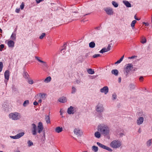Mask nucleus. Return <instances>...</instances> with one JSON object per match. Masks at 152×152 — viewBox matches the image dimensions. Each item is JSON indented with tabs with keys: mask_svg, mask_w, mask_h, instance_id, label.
Here are the masks:
<instances>
[{
	"mask_svg": "<svg viewBox=\"0 0 152 152\" xmlns=\"http://www.w3.org/2000/svg\"><path fill=\"white\" fill-rule=\"evenodd\" d=\"M76 92V88L75 86H73L72 88L71 93L72 94H75Z\"/></svg>",
	"mask_w": 152,
	"mask_h": 152,
	"instance_id": "393cba45",
	"label": "nucleus"
},
{
	"mask_svg": "<svg viewBox=\"0 0 152 152\" xmlns=\"http://www.w3.org/2000/svg\"><path fill=\"white\" fill-rule=\"evenodd\" d=\"M87 71L88 73L89 74L92 75L94 73V70L90 68L88 69L87 70Z\"/></svg>",
	"mask_w": 152,
	"mask_h": 152,
	"instance_id": "a878e982",
	"label": "nucleus"
},
{
	"mask_svg": "<svg viewBox=\"0 0 152 152\" xmlns=\"http://www.w3.org/2000/svg\"><path fill=\"white\" fill-rule=\"evenodd\" d=\"M74 133L77 136H81V131L79 129H75L74 130Z\"/></svg>",
	"mask_w": 152,
	"mask_h": 152,
	"instance_id": "a211bd4d",
	"label": "nucleus"
},
{
	"mask_svg": "<svg viewBox=\"0 0 152 152\" xmlns=\"http://www.w3.org/2000/svg\"><path fill=\"white\" fill-rule=\"evenodd\" d=\"M76 83L78 84H79L80 83V81L78 80H76Z\"/></svg>",
	"mask_w": 152,
	"mask_h": 152,
	"instance_id": "052dcab7",
	"label": "nucleus"
},
{
	"mask_svg": "<svg viewBox=\"0 0 152 152\" xmlns=\"http://www.w3.org/2000/svg\"><path fill=\"white\" fill-rule=\"evenodd\" d=\"M96 144L99 147L102 148L110 152H112L113 151V150L112 149L99 142H97Z\"/></svg>",
	"mask_w": 152,
	"mask_h": 152,
	"instance_id": "423d86ee",
	"label": "nucleus"
},
{
	"mask_svg": "<svg viewBox=\"0 0 152 152\" xmlns=\"http://www.w3.org/2000/svg\"><path fill=\"white\" fill-rule=\"evenodd\" d=\"M133 69V65L132 64L129 63L126 64L124 68V74L127 77L130 72L132 71Z\"/></svg>",
	"mask_w": 152,
	"mask_h": 152,
	"instance_id": "f03ea898",
	"label": "nucleus"
},
{
	"mask_svg": "<svg viewBox=\"0 0 152 152\" xmlns=\"http://www.w3.org/2000/svg\"><path fill=\"white\" fill-rule=\"evenodd\" d=\"M45 33H43L41 35L39 36V38L40 39H42L45 36Z\"/></svg>",
	"mask_w": 152,
	"mask_h": 152,
	"instance_id": "a19ab883",
	"label": "nucleus"
},
{
	"mask_svg": "<svg viewBox=\"0 0 152 152\" xmlns=\"http://www.w3.org/2000/svg\"><path fill=\"white\" fill-rule=\"evenodd\" d=\"M24 7V3L23 2L22 3L21 5H20V8L21 10L23 9Z\"/></svg>",
	"mask_w": 152,
	"mask_h": 152,
	"instance_id": "c03bdc74",
	"label": "nucleus"
},
{
	"mask_svg": "<svg viewBox=\"0 0 152 152\" xmlns=\"http://www.w3.org/2000/svg\"><path fill=\"white\" fill-rule=\"evenodd\" d=\"M144 121V118L142 117H140L138 118L137 121V124L138 125L142 124Z\"/></svg>",
	"mask_w": 152,
	"mask_h": 152,
	"instance_id": "2eb2a0df",
	"label": "nucleus"
},
{
	"mask_svg": "<svg viewBox=\"0 0 152 152\" xmlns=\"http://www.w3.org/2000/svg\"><path fill=\"white\" fill-rule=\"evenodd\" d=\"M24 134L25 133L24 132H21L18 134L17 135H16L15 136H10V137L11 138L13 139H18L20 138L23 136L24 135Z\"/></svg>",
	"mask_w": 152,
	"mask_h": 152,
	"instance_id": "1a4fd4ad",
	"label": "nucleus"
},
{
	"mask_svg": "<svg viewBox=\"0 0 152 152\" xmlns=\"http://www.w3.org/2000/svg\"><path fill=\"white\" fill-rule=\"evenodd\" d=\"M51 77L50 76H49L45 79L44 81L45 82L48 83L49 82L51 81Z\"/></svg>",
	"mask_w": 152,
	"mask_h": 152,
	"instance_id": "cd10ccee",
	"label": "nucleus"
},
{
	"mask_svg": "<svg viewBox=\"0 0 152 152\" xmlns=\"http://www.w3.org/2000/svg\"><path fill=\"white\" fill-rule=\"evenodd\" d=\"M28 83L30 84H32L34 83V81L33 80L29 79V78H28Z\"/></svg>",
	"mask_w": 152,
	"mask_h": 152,
	"instance_id": "ea45409f",
	"label": "nucleus"
},
{
	"mask_svg": "<svg viewBox=\"0 0 152 152\" xmlns=\"http://www.w3.org/2000/svg\"><path fill=\"white\" fill-rule=\"evenodd\" d=\"M96 110L97 112L99 113L103 112L104 108L103 105L100 103H98L96 107Z\"/></svg>",
	"mask_w": 152,
	"mask_h": 152,
	"instance_id": "39448f33",
	"label": "nucleus"
},
{
	"mask_svg": "<svg viewBox=\"0 0 152 152\" xmlns=\"http://www.w3.org/2000/svg\"><path fill=\"white\" fill-rule=\"evenodd\" d=\"M121 62V61L120 59H119V60L117 61L115 63V64H119V63H120Z\"/></svg>",
	"mask_w": 152,
	"mask_h": 152,
	"instance_id": "5fc2aeb1",
	"label": "nucleus"
},
{
	"mask_svg": "<svg viewBox=\"0 0 152 152\" xmlns=\"http://www.w3.org/2000/svg\"><path fill=\"white\" fill-rule=\"evenodd\" d=\"M43 136H42V139L45 140V131H43Z\"/></svg>",
	"mask_w": 152,
	"mask_h": 152,
	"instance_id": "09e8293b",
	"label": "nucleus"
},
{
	"mask_svg": "<svg viewBox=\"0 0 152 152\" xmlns=\"http://www.w3.org/2000/svg\"><path fill=\"white\" fill-rule=\"evenodd\" d=\"M121 145V143L118 140L113 141L110 143V146L114 148H119Z\"/></svg>",
	"mask_w": 152,
	"mask_h": 152,
	"instance_id": "7ed1b4c3",
	"label": "nucleus"
},
{
	"mask_svg": "<svg viewBox=\"0 0 152 152\" xmlns=\"http://www.w3.org/2000/svg\"><path fill=\"white\" fill-rule=\"evenodd\" d=\"M136 70H137V68H133V70H132V71H136Z\"/></svg>",
	"mask_w": 152,
	"mask_h": 152,
	"instance_id": "338daca9",
	"label": "nucleus"
},
{
	"mask_svg": "<svg viewBox=\"0 0 152 152\" xmlns=\"http://www.w3.org/2000/svg\"><path fill=\"white\" fill-rule=\"evenodd\" d=\"M63 130V128L61 127L58 126L55 129V131L57 133H59L61 132Z\"/></svg>",
	"mask_w": 152,
	"mask_h": 152,
	"instance_id": "412c9836",
	"label": "nucleus"
},
{
	"mask_svg": "<svg viewBox=\"0 0 152 152\" xmlns=\"http://www.w3.org/2000/svg\"><path fill=\"white\" fill-rule=\"evenodd\" d=\"M89 45L90 48H93L95 47V44L94 42H92L89 43Z\"/></svg>",
	"mask_w": 152,
	"mask_h": 152,
	"instance_id": "c85d7f7f",
	"label": "nucleus"
},
{
	"mask_svg": "<svg viewBox=\"0 0 152 152\" xmlns=\"http://www.w3.org/2000/svg\"><path fill=\"white\" fill-rule=\"evenodd\" d=\"M136 20H134L132 21L131 23V26L132 29H133L134 28L135 24L136 23Z\"/></svg>",
	"mask_w": 152,
	"mask_h": 152,
	"instance_id": "c756f323",
	"label": "nucleus"
},
{
	"mask_svg": "<svg viewBox=\"0 0 152 152\" xmlns=\"http://www.w3.org/2000/svg\"><path fill=\"white\" fill-rule=\"evenodd\" d=\"M20 8L16 9L15 10V12L16 13H18L20 11Z\"/></svg>",
	"mask_w": 152,
	"mask_h": 152,
	"instance_id": "603ef678",
	"label": "nucleus"
},
{
	"mask_svg": "<svg viewBox=\"0 0 152 152\" xmlns=\"http://www.w3.org/2000/svg\"><path fill=\"white\" fill-rule=\"evenodd\" d=\"M27 144H28V146L30 147L33 145V143L30 140H28L27 142Z\"/></svg>",
	"mask_w": 152,
	"mask_h": 152,
	"instance_id": "e433bc0d",
	"label": "nucleus"
},
{
	"mask_svg": "<svg viewBox=\"0 0 152 152\" xmlns=\"http://www.w3.org/2000/svg\"><path fill=\"white\" fill-rule=\"evenodd\" d=\"M58 101L64 103L67 102V99L66 97L62 96L59 99Z\"/></svg>",
	"mask_w": 152,
	"mask_h": 152,
	"instance_id": "f3484780",
	"label": "nucleus"
},
{
	"mask_svg": "<svg viewBox=\"0 0 152 152\" xmlns=\"http://www.w3.org/2000/svg\"><path fill=\"white\" fill-rule=\"evenodd\" d=\"M75 107L72 106H71L69 107L67 110V112L69 114H73L74 113V110Z\"/></svg>",
	"mask_w": 152,
	"mask_h": 152,
	"instance_id": "4468645a",
	"label": "nucleus"
},
{
	"mask_svg": "<svg viewBox=\"0 0 152 152\" xmlns=\"http://www.w3.org/2000/svg\"><path fill=\"white\" fill-rule=\"evenodd\" d=\"M38 132L40 133L43 130L44 127L42 123L41 122H39L38 123V125L37 126Z\"/></svg>",
	"mask_w": 152,
	"mask_h": 152,
	"instance_id": "9b49d317",
	"label": "nucleus"
},
{
	"mask_svg": "<svg viewBox=\"0 0 152 152\" xmlns=\"http://www.w3.org/2000/svg\"><path fill=\"white\" fill-rule=\"evenodd\" d=\"M100 92L102 93H104L106 94L109 91L108 88L107 86H105L100 89Z\"/></svg>",
	"mask_w": 152,
	"mask_h": 152,
	"instance_id": "f8f14e48",
	"label": "nucleus"
},
{
	"mask_svg": "<svg viewBox=\"0 0 152 152\" xmlns=\"http://www.w3.org/2000/svg\"><path fill=\"white\" fill-rule=\"evenodd\" d=\"M89 55H90V53H87L85 55V56L86 58H87V57H89Z\"/></svg>",
	"mask_w": 152,
	"mask_h": 152,
	"instance_id": "864d4df0",
	"label": "nucleus"
},
{
	"mask_svg": "<svg viewBox=\"0 0 152 152\" xmlns=\"http://www.w3.org/2000/svg\"><path fill=\"white\" fill-rule=\"evenodd\" d=\"M112 97H113V100H114L115 99H116L117 98V95L115 94H113L112 95Z\"/></svg>",
	"mask_w": 152,
	"mask_h": 152,
	"instance_id": "37998d69",
	"label": "nucleus"
},
{
	"mask_svg": "<svg viewBox=\"0 0 152 152\" xmlns=\"http://www.w3.org/2000/svg\"><path fill=\"white\" fill-rule=\"evenodd\" d=\"M107 52V50H106V48H103L100 51L99 53H103Z\"/></svg>",
	"mask_w": 152,
	"mask_h": 152,
	"instance_id": "c9c22d12",
	"label": "nucleus"
},
{
	"mask_svg": "<svg viewBox=\"0 0 152 152\" xmlns=\"http://www.w3.org/2000/svg\"><path fill=\"white\" fill-rule=\"evenodd\" d=\"M112 4L115 7H117L118 6V4L115 1H113L112 2Z\"/></svg>",
	"mask_w": 152,
	"mask_h": 152,
	"instance_id": "f704fd0d",
	"label": "nucleus"
},
{
	"mask_svg": "<svg viewBox=\"0 0 152 152\" xmlns=\"http://www.w3.org/2000/svg\"><path fill=\"white\" fill-rule=\"evenodd\" d=\"M9 117L13 120H16L19 119L20 118V116L19 113L15 112L10 114Z\"/></svg>",
	"mask_w": 152,
	"mask_h": 152,
	"instance_id": "20e7f679",
	"label": "nucleus"
},
{
	"mask_svg": "<svg viewBox=\"0 0 152 152\" xmlns=\"http://www.w3.org/2000/svg\"><path fill=\"white\" fill-rule=\"evenodd\" d=\"M15 42L12 40H10L8 41L7 45L8 47L10 48H13L14 46Z\"/></svg>",
	"mask_w": 152,
	"mask_h": 152,
	"instance_id": "dca6fc26",
	"label": "nucleus"
},
{
	"mask_svg": "<svg viewBox=\"0 0 152 152\" xmlns=\"http://www.w3.org/2000/svg\"><path fill=\"white\" fill-rule=\"evenodd\" d=\"M111 73L117 76L118 74V71L116 69H113L111 71Z\"/></svg>",
	"mask_w": 152,
	"mask_h": 152,
	"instance_id": "b1692460",
	"label": "nucleus"
},
{
	"mask_svg": "<svg viewBox=\"0 0 152 152\" xmlns=\"http://www.w3.org/2000/svg\"><path fill=\"white\" fill-rule=\"evenodd\" d=\"M151 140H149L147 142V145L148 146H149L151 145Z\"/></svg>",
	"mask_w": 152,
	"mask_h": 152,
	"instance_id": "79ce46f5",
	"label": "nucleus"
},
{
	"mask_svg": "<svg viewBox=\"0 0 152 152\" xmlns=\"http://www.w3.org/2000/svg\"><path fill=\"white\" fill-rule=\"evenodd\" d=\"M141 42L142 44H144L146 42V38L144 37H142L141 41Z\"/></svg>",
	"mask_w": 152,
	"mask_h": 152,
	"instance_id": "72a5a7b5",
	"label": "nucleus"
},
{
	"mask_svg": "<svg viewBox=\"0 0 152 152\" xmlns=\"http://www.w3.org/2000/svg\"><path fill=\"white\" fill-rule=\"evenodd\" d=\"M40 99L38 101V102H39V103H41L42 102V100L41 99Z\"/></svg>",
	"mask_w": 152,
	"mask_h": 152,
	"instance_id": "69168bd1",
	"label": "nucleus"
},
{
	"mask_svg": "<svg viewBox=\"0 0 152 152\" xmlns=\"http://www.w3.org/2000/svg\"><path fill=\"white\" fill-rule=\"evenodd\" d=\"M138 132L139 133H140L141 132V130H140V128H139V130H138Z\"/></svg>",
	"mask_w": 152,
	"mask_h": 152,
	"instance_id": "774afa93",
	"label": "nucleus"
},
{
	"mask_svg": "<svg viewBox=\"0 0 152 152\" xmlns=\"http://www.w3.org/2000/svg\"><path fill=\"white\" fill-rule=\"evenodd\" d=\"M106 13L108 15H111L113 14V11L112 8L110 7L105 8L104 9Z\"/></svg>",
	"mask_w": 152,
	"mask_h": 152,
	"instance_id": "0eeeda50",
	"label": "nucleus"
},
{
	"mask_svg": "<svg viewBox=\"0 0 152 152\" xmlns=\"http://www.w3.org/2000/svg\"><path fill=\"white\" fill-rule=\"evenodd\" d=\"M124 135V134L122 133H120L119 134V137H122Z\"/></svg>",
	"mask_w": 152,
	"mask_h": 152,
	"instance_id": "13d9d810",
	"label": "nucleus"
},
{
	"mask_svg": "<svg viewBox=\"0 0 152 152\" xmlns=\"http://www.w3.org/2000/svg\"><path fill=\"white\" fill-rule=\"evenodd\" d=\"M130 89V90H133L135 89V86L132 84H130L129 86Z\"/></svg>",
	"mask_w": 152,
	"mask_h": 152,
	"instance_id": "7c9ffc66",
	"label": "nucleus"
},
{
	"mask_svg": "<svg viewBox=\"0 0 152 152\" xmlns=\"http://www.w3.org/2000/svg\"><path fill=\"white\" fill-rule=\"evenodd\" d=\"M137 56H132L131 57H129L128 58L129 59H133L134 58L136 57Z\"/></svg>",
	"mask_w": 152,
	"mask_h": 152,
	"instance_id": "8fccbe9b",
	"label": "nucleus"
},
{
	"mask_svg": "<svg viewBox=\"0 0 152 152\" xmlns=\"http://www.w3.org/2000/svg\"><path fill=\"white\" fill-rule=\"evenodd\" d=\"M92 150L95 152H97L98 150L97 147L94 145L92 147Z\"/></svg>",
	"mask_w": 152,
	"mask_h": 152,
	"instance_id": "2f4dec72",
	"label": "nucleus"
},
{
	"mask_svg": "<svg viewBox=\"0 0 152 152\" xmlns=\"http://www.w3.org/2000/svg\"><path fill=\"white\" fill-rule=\"evenodd\" d=\"M124 56H122L121 57L120 59L121 61L123 60L124 58Z\"/></svg>",
	"mask_w": 152,
	"mask_h": 152,
	"instance_id": "680f3d73",
	"label": "nucleus"
},
{
	"mask_svg": "<svg viewBox=\"0 0 152 152\" xmlns=\"http://www.w3.org/2000/svg\"><path fill=\"white\" fill-rule=\"evenodd\" d=\"M33 104L34 105H37L38 104V103L36 101H35L33 102Z\"/></svg>",
	"mask_w": 152,
	"mask_h": 152,
	"instance_id": "3c124183",
	"label": "nucleus"
},
{
	"mask_svg": "<svg viewBox=\"0 0 152 152\" xmlns=\"http://www.w3.org/2000/svg\"><path fill=\"white\" fill-rule=\"evenodd\" d=\"M45 119L47 124H48L50 123V117L49 115H45Z\"/></svg>",
	"mask_w": 152,
	"mask_h": 152,
	"instance_id": "5701e85b",
	"label": "nucleus"
},
{
	"mask_svg": "<svg viewBox=\"0 0 152 152\" xmlns=\"http://www.w3.org/2000/svg\"><path fill=\"white\" fill-rule=\"evenodd\" d=\"M111 47V46L110 44H109L108 45L107 48H106V50H107V51H108L110 50Z\"/></svg>",
	"mask_w": 152,
	"mask_h": 152,
	"instance_id": "a18cd8bd",
	"label": "nucleus"
},
{
	"mask_svg": "<svg viewBox=\"0 0 152 152\" xmlns=\"http://www.w3.org/2000/svg\"><path fill=\"white\" fill-rule=\"evenodd\" d=\"M143 77L142 76H140V78H139V80H140V81H142L143 80Z\"/></svg>",
	"mask_w": 152,
	"mask_h": 152,
	"instance_id": "4d7b16f0",
	"label": "nucleus"
},
{
	"mask_svg": "<svg viewBox=\"0 0 152 152\" xmlns=\"http://www.w3.org/2000/svg\"><path fill=\"white\" fill-rule=\"evenodd\" d=\"M97 130L104 136L108 134L110 132L109 128L107 125L104 124L99 125L98 126Z\"/></svg>",
	"mask_w": 152,
	"mask_h": 152,
	"instance_id": "f257e3e1",
	"label": "nucleus"
},
{
	"mask_svg": "<svg viewBox=\"0 0 152 152\" xmlns=\"http://www.w3.org/2000/svg\"><path fill=\"white\" fill-rule=\"evenodd\" d=\"M35 58L39 62L43 64V66L45 67L47 66V64L46 63L40 59L41 58L38 56H36L35 57Z\"/></svg>",
	"mask_w": 152,
	"mask_h": 152,
	"instance_id": "ddd939ff",
	"label": "nucleus"
},
{
	"mask_svg": "<svg viewBox=\"0 0 152 152\" xmlns=\"http://www.w3.org/2000/svg\"><path fill=\"white\" fill-rule=\"evenodd\" d=\"M100 56V54H95L93 55V57L94 58H96L98 57H99Z\"/></svg>",
	"mask_w": 152,
	"mask_h": 152,
	"instance_id": "49530a36",
	"label": "nucleus"
},
{
	"mask_svg": "<svg viewBox=\"0 0 152 152\" xmlns=\"http://www.w3.org/2000/svg\"><path fill=\"white\" fill-rule=\"evenodd\" d=\"M121 77H119L118 78V82L119 83H120L121 82Z\"/></svg>",
	"mask_w": 152,
	"mask_h": 152,
	"instance_id": "e2e57ef3",
	"label": "nucleus"
},
{
	"mask_svg": "<svg viewBox=\"0 0 152 152\" xmlns=\"http://www.w3.org/2000/svg\"><path fill=\"white\" fill-rule=\"evenodd\" d=\"M66 44H65L64 46L63 47V48L61 49V51H62L64 50H65L66 49Z\"/></svg>",
	"mask_w": 152,
	"mask_h": 152,
	"instance_id": "de8ad7c7",
	"label": "nucleus"
},
{
	"mask_svg": "<svg viewBox=\"0 0 152 152\" xmlns=\"http://www.w3.org/2000/svg\"><path fill=\"white\" fill-rule=\"evenodd\" d=\"M134 18L135 20H140V18H137L136 15H135L134 16Z\"/></svg>",
	"mask_w": 152,
	"mask_h": 152,
	"instance_id": "6e6d98bb",
	"label": "nucleus"
},
{
	"mask_svg": "<svg viewBox=\"0 0 152 152\" xmlns=\"http://www.w3.org/2000/svg\"><path fill=\"white\" fill-rule=\"evenodd\" d=\"M23 77L26 79L28 80V78H29V75L28 74V73L25 71H24L23 72Z\"/></svg>",
	"mask_w": 152,
	"mask_h": 152,
	"instance_id": "6ab92c4d",
	"label": "nucleus"
},
{
	"mask_svg": "<svg viewBox=\"0 0 152 152\" xmlns=\"http://www.w3.org/2000/svg\"><path fill=\"white\" fill-rule=\"evenodd\" d=\"M3 64L2 62H0V72H1L2 69V68H3Z\"/></svg>",
	"mask_w": 152,
	"mask_h": 152,
	"instance_id": "58836bf2",
	"label": "nucleus"
},
{
	"mask_svg": "<svg viewBox=\"0 0 152 152\" xmlns=\"http://www.w3.org/2000/svg\"><path fill=\"white\" fill-rule=\"evenodd\" d=\"M16 38V33L13 32L11 35L10 38L12 40H15Z\"/></svg>",
	"mask_w": 152,
	"mask_h": 152,
	"instance_id": "4be33fe9",
	"label": "nucleus"
},
{
	"mask_svg": "<svg viewBox=\"0 0 152 152\" xmlns=\"http://www.w3.org/2000/svg\"><path fill=\"white\" fill-rule=\"evenodd\" d=\"M32 127L31 128V133L33 135H36L37 132V127L34 124H32Z\"/></svg>",
	"mask_w": 152,
	"mask_h": 152,
	"instance_id": "9d476101",
	"label": "nucleus"
},
{
	"mask_svg": "<svg viewBox=\"0 0 152 152\" xmlns=\"http://www.w3.org/2000/svg\"><path fill=\"white\" fill-rule=\"evenodd\" d=\"M45 94L40 93L39 94V97L41 99H44L45 98Z\"/></svg>",
	"mask_w": 152,
	"mask_h": 152,
	"instance_id": "4c0bfd02",
	"label": "nucleus"
},
{
	"mask_svg": "<svg viewBox=\"0 0 152 152\" xmlns=\"http://www.w3.org/2000/svg\"><path fill=\"white\" fill-rule=\"evenodd\" d=\"M0 47L1 49H3L4 48V45L3 44H1L0 45Z\"/></svg>",
	"mask_w": 152,
	"mask_h": 152,
	"instance_id": "bf43d9fd",
	"label": "nucleus"
},
{
	"mask_svg": "<svg viewBox=\"0 0 152 152\" xmlns=\"http://www.w3.org/2000/svg\"><path fill=\"white\" fill-rule=\"evenodd\" d=\"M94 136L96 138H99L101 137V134L99 132V131H97L95 133Z\"/></svg>",
	"mask_w": 152,
	"mask_h": 152,
	"instance_id": "bb28decb",
	"label": "nucleus"
},
{
	"mask_svg": "<svg viewBox=\"0 0 152 152\" xmlns=\"http://www.w3.org/2000/svg\"><path fill=\"white\" fill-rule=\"evenodd\" d=\"M123 2L126 7H131V4L128 1L126 0H123Z\"/></svg>",
	"mask_w": 152,
	"mask_h": 152,
	"instance_id": "aec40b11",
	"label": "nucleus"
},
{
	"mask_svg": "<svg viewBox=\"0 0 152 152\" xmlns=\"http://www.w3.org/2000/svg\"><path fill=\"white\" fill-rule=\"evenodd\" d=\"M5 80H4L5 83L7 84V82L9 80L10 77V71L8 70H6L4 73Z\"/></svg>",
	"mask_w": 152,
	"mask_h": 152,
	"instance_id": "6e6552de",
	"label": "nucleus"
},
{
	"mask_svg": "<svg viewBox=\"0 0 152 152\" xmlns=\"http://www.w3.org/2000/svg\"><path fill=\"white\" fill-rule=\"evenodd\" d=\"M145 25L146 26H148L149 25V24L148 23L146 22Z\"/></svg>",
	"mask_w": 152,
	"mask_h": 152,
	"instance_id": "0e129e2a",
	"label": "nucleus"
},
{
	"mask_svg": "<svg viewBox=\"0 0 152 152\" xmlns=\"http://www.w3.org/2000/svg\"><path fill=\"white\" fill-rule=\"evenodd\" d=\"M29 103V101L28 100H26L25 101L23 104L24 107L26 106Z\"/></svg>",
	"mask_w": 152,
	"mask_h": 152,
	"instance_id": "473e14b6",
	"label": "nucleus"
}]
</instances>
